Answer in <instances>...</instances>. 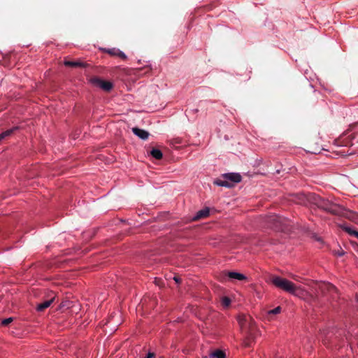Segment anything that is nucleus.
Wrapping results in <instances>:
<instances>
[{"label": "nucleus", "instance_id": "1", "mask_svg": "<svg viewBox=\"0 0 358 358\" xmlns=\"http://www.w3.org/2000/svg\"><path fill=\"white\" fill-rule=\"evenodd\" d=\"M308 199L317 208L336 215L345 216L348 218L356 222L358 215L347 210L343 206L333 203L329 200L322 198L315 194L308 196Z\"/></svg>", "mask_w": 358, "mask_h": 358}, {"label": "nucleus", "instance_id": "2", "mask_svg": "<svg viewBox=\"0 0 358 358\" xmlns=\"http://www.w3.org/2000/svg\"><path fill=\"white\" fill-rule=\"evenodd\" d=\"M261 225L264 228L284 231L289 225V220L285 217L277 215H266L262 218Z\"/></svg>", "mask_w": 358, "mask_h": 358}, {"label": "nucleus", "instance_id": "3", "mask_svg": "<svg viewBox=\"0 0 358 358\" xmlns=\"http://www.w3.org/2000/svg\"><path fill=\"white\" fill-rule=\"evenodd\" d=\"M271 281L272 284L276 287L293 295H296L297 289L292 282L280 276H275L272 278Z\"/></svg>", "mask_w": 358, "mask_h": 358}, {"label": "nucleus", "instance_id": "4", "mask_svg": "<svg viewBox=\"0 0 358 358\" xmlns=\"http://www.w3.org/2000/svg\"><path fill=\"white\" fill-rule=\"evenodd\" d=\"M241 330L246 334L251 333L255 329V322L252 319L245 315H239L237 317Z\"/></svg>", "mask_w": 358, "mask_h": 358}, {"label": "nucleus", "instance_id": "5", "mask_svg": "<svg viewBox=\"0 0 358 358\" xmlns=\"http://www.w3.org/2000/svg\"><path fill=\"white\" fill-rule=\"evenodd\" d=\"M90 83L94 86L99 87L106 92H109L113 89V85L110 81L103 80L99 78H93Z\"/></svg>", "mask_w": 358, "mask_h": 358}, {"label": "nucleus", "instance_id": "6", "mask_svg": "<svg viewBox=\"0 0 358 358\" xmlns=\"http://www.w3.org/2000/svg\"><path fill=\"white\" fill-rule=\"evenodd\" d=\"M100 50L106 53H108L110 56L113 57H117L123 60H126L127 59V55L124 52L120 50L118 48H101Z\"/></svg>", "mask_w": 358, "mask_h": 358}, {"label": "nucleus", "instance_id": "7", "mask_svg": "<svg viewBox=\"0 0 358 358\" xmlns=\"http://www.w3.org/2000/svg\"><path fill=\"white\" fill-rule=\"evenodd\" d=\"M222 178L227 179L229 184L233 187L235 184L238 183L241 181L242 177L238 173H227L222 175Z\"/></svg>", "mask_w": 358, "mask_h": 358}, {"label": "nucleus", "instance_id": "8", "mask_svg": "<svg viewBox=\"0 0 358 358\" xmlns=\"http://www.w3.org/2000/svg\"><path fill=\"white\" fill-rule=\"evenodd\" d=\"M51 294H52V296H50V298L49 299L45 300L43 302L40 303L37 305L36 310L38 311H43L45 308H48L50 306V304L54 301L55 298V294L54 292H52Z\"/></svg>", "mask_w": 358, "mask_h": 358}, {"label": "nucleus", "instance_id": "9", "mask_svg": "<svg viewBox=\"0 0 358 358\" xmlns=\"http://www.w3.org/2000/svg\"><path fill=\"white\" fill-rule=\"evenodd\" d=\"M132 132L142 140H146L149 137V133L138 127L132 128Z\"/></svg>", "mask_w": 358, "mask_h": 358}, {"label": "nucleus", "instance_id": "10", "mask_svg": "<svg viewBox=\"0 0 358 358\" xmlns=\"http://www.w3.org/2000/svg\"><path fill=\"white\" fill-rule=\"evenodd\" d=\"M226 275L231 280H244L247 279V276L243 273L236 271H229L226 273Z\"/></svg>", "mask_w": 358, "mask_h": 358}, {"label": "nucleus", "instance_id": "11", "mask_svg": "<svg viewBox=\"0 0 358 358\" xmlns=\"http://www.w3.org/2000/svg\"><path fill=\"white\" fill-rule=\"evenodd\" d=\"M320 288L322 292H327L331 295L337 294L338 292L337 288L331 283H324ZM333 297H334V296H333Z\"/></svg>", "mask_w": 358, "mask_h": 358}, {"label": "nucleus", "instance_id": "12", "mask_svg": "<svg viewBox=\"0 0 358 358\" xmlns=\"http://www.w3.org/2000/svg\"><path fill=\"white\" fill-rule=\"evenodd\" d=\"M64 64L66 66L73 67V68H85L87 64L85 62H80V61H67L65 60L64 62Z\"/></svg>", "mask_w": 358, "mask_h": 358}, {"label": "nucleus", "instance_id": "13", "mask_svg": "<svg viewBox=\"0 0 358 358\" xmlns=\"http://www.w3.org/2000/svg\"><path fill=\"white\" fill-rule=\"evenodd\" d=\"M210 210L208 208H204L200 210H199L196 215L193 217L194 220H197L201 218L206 217L209 215Z\"/></svg>", "mask_w": 358, "mask_h": 358}, {"label": "nucleus", "instance_id": "14", "mask_svg": "<svg viewBox=\"0 0 358 358\" xmlns=\"http://www.w3.org/2000/svg\"><path fill=\"white\" fill-rule=\"evenodd\" d=\"M214 184L219 187H224L231 188V185L229 184V181L226 178H218L214 180Z\"/></svg>", "mask_w": 358, "mask_h": 358}, {"label": "nucleus", "instance_id": "15", "mask_svg": "<svg viewBox=\"0 0 358 358\" xmlns=\"http://www.w3.org/2000/svg\"><path fill=\"white\" fill-rule=\"evenodd\" d=\"M341 228L350 236H354L358 238V231L352 227L345 224L341 225Z\"/></svg>", "mask_w": 358, "mask_h": 358}, {"label": "nucleus", "instance_id": "16", "mask_svg": "<svg viewBox=\"0 0 358 358\" xmlns=\"http://www.w3.org/2000/svg\"><path fill=\"white\" fill-rule=\"evenodd\" d=\"M150 155H152V157H154L156 159H160L163 157L162 152L157 148H153L150 151Z\"/></svg>", "mask_w": 358, "mask_h": 358}, {"label": "nucleus", "instance_id": "17", "mask_svg": "<svg viewBox=\"0 0 358 358\" xmlns=\"http://www.w3.org/2000/svg\"><path fill=\"white\" fill-rule=\"evenodd\" d=\"M210 358H226L225 353L220 350H217L210 354Z\"/></svg>", "mask_w": 358, "mask_h": 358}, {"label": "nucleus", "instance_id": "18", "mask_svg": "<svg viewBox=\"0 0 358 358\" xmlns=\"http://www.w3.org/2000/svg\"><path fill=\"white\" fill-rule=\"evenodd\" d=\"M16 129H17V127H13L12 129H8V130L1 133L0 134V141L4 139L5 138L11 135V134H13V132Z\"/></svg>", "mask_w": 358, "mask_h": 358}, {"label": "nucleus", "instance_id": "19", "mask_svg": "<svg viewBox=\"0 0 358 358\" xmlns=\"http://www.w3.org/2000/svg\"><path fill=\"white\" fill-rule=\"evenodd\" d=\"M231 303V299L227 297V296H224L222 299V304L224 306V307H228Z\"/></svg>", "mask_w": 358, "mask_h": 358}, {"label": "nucleus", "instance_id": "20", "mask_svg": "<svg viewBox=\"0 0 358 358\" xmlns=\"http://www.w3.org/2000/svg\"><path fill=\"white\" fill-rule=\"evenodd\" d=\"M333 254L338 257H342L345 255V252L342 248H340L338 250H333Z\"/></svg>", "mask_w": 358, "mask_h": 358}, {"label": "nucleus", "instance_id": "21", "mask_svg": "<svg viewBox=\"0 0 358 358\" xmlns=\"http://www.w3.org/2000/svg\"><path fill=\"white\" fill-rule=\"evenodd\" d=\"M281 311V308L280 306H278L271 310H269L268 312V314H273V315H275V314H278L280 313Z\"/></svg>", "mask_w": 358, "mask_h": 358}, {"label": "nucleus", "instance_id": "22", "mask_svg": "<svg viewBox=\"0 0 358 358\" xmlns=\"http://www.w3.org/2000/svg\"><path fill=\"white\" fill-rule=\"evenodd\" d=\"M13 320V317L6 318V319L1 320V324L3 325V326H6V325L9 324L10 322H12Z\"/></svg>", "mask_w": 358, "mask_h": 358}, {"label": "nucleus", "instance_id": "23", "mask_svg": "<svg viewBox=\"0 0 358 358\" xmlns=\"http://www.w3.org/2000/svg\"><path fill=\"white\" fill-rule=\"evenodd\" d=\"M120 317V313H113L111 315V316H110V317L109 320L108 321V323H111V322H113L115 317Z\"/></svg>", "mask_w": 358, "mask_h": 358}, {"label": "nucleus", "instance_id": "24", "mask_svg": "<svg viewBox=\"0 0 358 358\" xmlns=\"http://www.w3.org/2000/svg\"><path fill=\"white\" fill-rule=\"evenodd\" d=\"M155 354L154 352H149L147 353L145 358H153L155 357Z\"/></svg>", "mask_w": 358, "mask_h": 358}, {"label": "nucleus", "instance_id": "25", "mask_svg": "<svg viewBox=\"0 0 358 358\" xmlns=\"http://www.w3.org/2000/svg\"><path fill=\"white\" fill-rule=\"evenodd\" d=\"M174 280L176 282H180V278L178 277H174L173 278Z\"/></svg>", "mask_w": 358, "mask_h": 358}, {"label": "nucleus", "instance_id": "26", "mask_svg": "<svg viewBox=\"0 0 358 358\" xmlns=\"http://www.w3.org/2000/svg\"><path fill=\"white\" fill-rule=\"evenodd\" d=\"M192 111L194 112V113H197L198 112V109H194L192 110Z\"/></svg>", "mask_w": 358, "mask_h": 358}, {"label": "nucleus", "instance_id": "27", "mask_svg": "<svg viewBox=\"0 0 358 358\" xmlns=\"http://www.w3.org/2000/svg\"><path fill=\"white\" fill-rule=\"evenodd\" d=\"M356 301L358 303V295H356Z\"/></svg>", "mask_w": 358, "mask_h": 358}, {"label": "nucleus", "instance_id": "28", "mask_svg": "<svg viewBox=\"0 0 358 358\" xmlns=\"http://www.w3.org/2000/svg\"><path fill=\"white\" fill-rule=\"evenodd\" d=\"M276 358H280V357H276Z\"/></svg>", "mask_w": 358, "mask_h": 358}]
</instances>
